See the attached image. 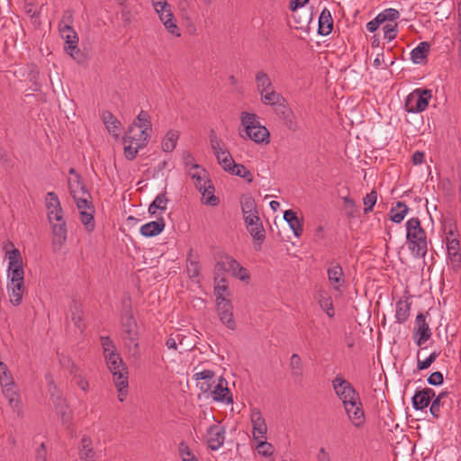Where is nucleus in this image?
I'll return each mask as SVG.
<instances>
[{"label":"nucleus","instance_id":"49","mask_svg":"<svg viewBox=\"0 0 461 461\" xmlns=\"http://www.w3.org/2000/svg\"><path fill=\"white\" fill-rule=\"evenodd\" d=\"M90 197L91 196L88 193L86 195H83L81 194H77L76 197H73L79 212L85 211V210H94L95 209L92 202L88 200Z\"/></svg>","mask_w":461,"mask_h":461},{"label":"nucleus","instance_id":"37","mask_svg":"<svg viewBox=\"0 0 461 461\" xmlns=\"http://www.w3.org/2000/svg\"><path fill=\"white\" fill-rule=\"evenodd\" d=\"M122 140L124 144V156L126 159L130 161L133 160L136 158L140 149L145 147L139 146L138 142L135 141H128V140H126V136H123Z\"/></svg>","mask_w":461,"mask_h":461},{"label":"nucleus","instance_id":"1","mask_svg":"<svg viewBox=\"0 0 461 461\" xmlns=\"http://www.w3.org/2000/svg\"><path fill=\"white\" fill-rule=\"evenodd\" d=\"M406 240L411 254L417 258H424L428 252V242L425 230L418 217H412L406 222Z\"/></svg>","mask_w":461,"mask_h":461},{"label":"nucleus","instance_id":"8","mask_svg":"<svg viewBox=\"0 0 461 461\" xmlns=\"http://www.w3.org/2000/svg\"><path fill=\"white\" fill-rule=\"evenodd\" d=\"M432 332L429 323L426 321V315L420 312L416 316L415 325L413 328V339L417 346L420 347L431 338Z\"/></svg>","mask_w":461,"mask_h":461},{"label":"nucleus","instance_id":"35","mask_svg":"<svg viewBox=\"0 0 461 461\" xmlns=\"http://www.w3.org/2000/svg\"><path fill=\"white\" fill-rule=\"evenodd\" d=\"M68 187L70 194L73 197H76L77 194H80V193L83 195L87 194L86 185L82 182V178L79 174H76V178L68 180Z\"/></svg>","mask_w":461,"mask_h":461},{"label":"nucleus","instance_id":"60","mask_svg":"<svg viewBox=\"0 0 461 461\" xmlns=\"http://www.w3.org/2000/svg\"><path fill=\"white\" fill-rule=\"evenodd\" d=\"M60 202L58 195L54 192H49L46 196V207L47 210H52L53 208L60 207Z\"/></svg>","mask_w":461,"mask_h":461},{"label":"nucleus","instance_id":"39","mask_svg":"<svg viewBox=\"0 0 461 461\" xmlns=\"http://www.w3.org/2000/svg\"><path fill=\"white\" fill-rule=\"evenodd\" d=\"M103 121L109 132L117 134V131L121 126V122L111 112L106 111L103 113Z\"/></svg>","mask_w":461,"mask_h":461},{"label":"nucleus","instance_id":"44","mask_svg":"<svg viewBox=\"0 0 461 461\" xmlns=\"http://www.w3.org/2000/svg\"><path fill=\"white\" fill-rule=\"evenodd\" d=\"M178 136L177 131H169L162 140V149L165 152H171L176 148Z\"/></svg>","mask_w":461,"mask_h":461},{"label":"nucleus","instance_id":"23","mask_svg":"<svg viewBox=\"0 0 461 461\" xmlns=\"http://www.w3.org/2000/svg\"><path fill=\"white\" fill-rule=\"evenodd\" d=\"M165 228V221L162 217L157 221H149L140 227V233L145 237H154L162 232Z\"/></svg>","mask_w":461,"mask_h":461},{"label":"nucleus","instance_id":"13","mask_svg":"<svg viewBox=\"0 0 461 461\" xmlns=\"http://www.w3.org/2000/svg\"><path fill=\"white\" fill-rule=\"evenodd\" d=\"M225 429L220 425L212 424L207 429V444L212 450L219 449L224 443Z\"/></svg>","mask_w":461,"mask_h":461},{"label":"nucleus","instance_id":"52","mask_svg":"<svg viewBox=\"0 0 461 461\" xmlns=\"http://www.w3.org/2000/svg\"><path fill=\"white\" fill-rule=\"evenodd\" d=\"M377 201V192L375 190H372L368 193L364 198V213H368L373 211V208Z\"/></svg>","mask_w":461,"mask_h":461},{"label":"nucleus","instance_id":"43","mask_svg":"<svg viewBox=\"0 0 461 461\" xmlns=\"http://www.w3.org/2000/svg\"><path fill=\"white\" fill-rule=\"evenodd\" d=\"M80 212V221L82 224L85 226L86 231L91 232L95 229V209L94 210H85Z\"/></svg>","mask_w":461,"mask_h":461},{"label":"nucleus","instance_id":"64","mask_svg":"<svg viewBox=\"0 0 461 461\" xmlns=\"http://www.w3.org/2000/svg\"><path fill=\"white\" fill-rule=\"evenodd\" d=\"M8 275L11 277V283H23L24 281V271L23 268L13 269L8 271Z\"/></svg>","mask_w":461,"mask_h":461},{"label":"nucleus","instance_id":"38","mask_svg":"<svg viewBox=\"0 0 461 461\" xmlns=\"http://www.w3.org/2000/svg\"><path fill=\"white\" fill-rule=\"evenodd\" d=\"M122 140L124 144V156L126 159L130 161L133 160L136 158L140 149L145 147L139 146L138 142L135 141H128V140H126V136H123Z\"/></svg>","mask_w":461,"mask_h":461},{"label":"nucleus","instance_id":"45","mask_svg":"<svg viewBox=\"0 0 461 461\" xmlns=\"http://www.w3.org/2000/svg\"><path fill=\"white\" fill-rule=\"evenodd\" d=\"M289 366L294 377L301 378L303 376V362L298 354L291 356Z\"/></svg>","mask_w":461,"mask_h":461},{"label":"nucleus","instance_id":"41","mask_svg":"<svg viewBox=\"0 0 461 461\" xmlns=\"http://www.w3.org/2000/svg\"><path fill=\"white\" fill-rule=\"evenodd\" d=\"M230 273L233 276L239 278L241 281H249L250 276L246 268L240 266L237 260H230Z\"/></svg>","mask_w":461,"mask_h":461},{"label":"nucleus","instance_id":"50","mask_svg":"<svg viewBox=\"0 0 461 461\" xmlns=\"http://www.w3.org/2000/svg\"><path fill=\"white\" fill-rule=\"evenodd\" d=\"M14 383V377L8 369V366L3 361H0V385L6 386Z\"/></svg>","mask_w":461,"mask_h":461},{"label":"nucleus","instance_id":"31","mask_svg":"<svg viewBox=\"0 0 461 461\" xmlns=\"http://www.w3.org/2000/svg\"><path fill=\"white\" fill-rule=\"evenodd\" d=\"M430 50V45L427 41H421L414 48L411 53V59L413 63L420 64L427 58Z\"/></svg>","mask_w":461,"mask_h":461},{"label":"nucleus","instance_id":"9","mask_svg":"<svg viewBox=\"0 0 461 461\" xmlns=\"http://www.w3.org/2000/svg\"><path fill=\"white\" fill-rule=\"evenodd\" d=\"M217 312L221 321L230 330L236 329V322L233 319V306L230 300L218 296Z\"/></svg>","mask_w":461,"mask_h":461},{"label":"nucleus","instance_id":"51","mask_svg":"<svg viewBox=\"0 0 461 461\" xmlns=\"http://www.w3.org/2000/svg\"><path fill=\"white\" fill-rule=\"evenodd\" d=\"M132 125L151 131L150 116L148 112L141 110Z\"/></svg>","mask_w":461,"mask_h":461},{"label":"nucleus","instance_id":"5","mask_svg":"<svg viewBox=\"0 0 461 461\" xmlns=\"http://www.w3.org/2000/svg\"><path fill=\"white\" fill-rule=\"evenodd\" d=\"M153 7L166 29L171 34L180 36L179 29L176 23L169 4L167 1H158Z\"/></svg>","mask_w":461,"mask_h":461},{"label":"nucleus","instance_id":"46","mask_svg":"<svg viewBox=\"0 0 461 461\" xmlns=\"http://www.w3.org/2000/svg\"><path fill=\"white\" fill-rule=\"evenodd\" d=\"M229 173L244 178L248 183H251L253 181L252 173L242 164H233V167Z\"/></svg>","mask_w":461,"mask_h":461},{"label":"nucleus","instance_id":"21","mask_svg":"<svg viewBox=\"0 0 461 461\" xmlns=\"http://www.w3.org/2000/svg\"><path fill=\"white\" fill-rule=\"evenodd\" d=\"M333 30V18L330 12L324 8L319 17L318 33L322 36L329 35Z\"/></svg>","mask_w":461,"mask_h":461},{"label":"nucleus","instance_id":"18","mask_svg":"<svg viewBox=\"0 0 461 461\" xmlns=\"http://www.w3.org/2000/svg\"><path fill=\"white\" fill-rule=\"evenodd\" d=\"M212 399L216 402H232V395L230 389L227 386V381L223 377H220L218 384L214 386V389L211 391Z\"/></svg>","mask_w":461,"mask_h":461},{"label":"nucleus","instance_id":"27","mask_svg":"<svg viewBox=\"0 0 461 461\" xmlns=\"http://www.w3.org/2000/svg\"><path fill=\"white\" fill-rule=\"evenodd\" d=\"M411 303L406 300H399L396 303L395 318L400 324L405 323L410 316Z\"/></svg>","mask_w":461,"mask_h":461},{"label":"nucleus","instance_id":"59","mask_svg":"<svg viewBox=\"0 0 461 461\" xmlns=\"http://www.w3.org/2000/svg\"><path fill=\"white\" fill-rule=\"evenodd\" d=\"M256 447L258 451V454L264 456H269L274 452V447L272 446V444L268 443L266 440L259 441Z\"/></svg>","mask_w":461,"mask_h":461},{"label":"nucleus","instance_id":"17","mask_svg":"<svg viewBox=\"0 0 461 461\" xmlns=\"http://www.w3.org/2000/svg\"><path fill=\"white\" fill-rule=\"evenodd\" d=\"M250 420L253 426L252 434L254 438H265L267 431V427L260 411L258 409H253L251 411Z\"/></svg>","mask_w":461,"mask_h":461},{"label":"nucleus","instance_id":"53","mask_svg":"<svg viewBox=\"0 0 461 461\" xmlns=\"http://www.w3.org/2000/svg\"><path fill=\"white\" fill-rule=\"evenodd\" d=\"M59 32L61 37L66 41H71L78 38L77 32L69 24H59Z\"/></svg>","mask_w":461,"mask_h":461},{"label":"nucleus","instance_id":"19","mask_svg":"<svg viewBox=\"0 0 461 461\" xmlns=\"http://www.w3.org/2000/svg\"><path fill=\"white\" fill-rule=\"evenodd\" d=\"M149 131L150 130L131 125L124 136H126L128 141H135L138 142L139 146H146L149 138Z\"/></svg>","mask_w":461,"mask_h":461},{"label":"nucleus","instance_id":"11","mask_svg":"<svg viewBox=\"0 0 461 461\" xmlns=\"http://www.w3.org/2000/svg\"><path fill=\"white\" fill-rule=\"evenodd\" d=\"M241 211L246 225H253L254 222L259 221L257 203L253 197L244 196L240 201Z\"/></svg>","mask_w":461,"mask_h":461},{"label":"nucleus","instance_id":"26","mask_svg":"<svg viewBox=\"0 0 461 461\" xmlns=\"http://www.w3.org/2000/svg\"><path fill=\"white\" fill-rule=\"evenodd\" d=\"M69 312L75 326L82 331L85 328L82 304L77 301H73L69 306Z\"/></svg>","mask_w":461,"mask_h":461},{"label":"nucleus","instance_id":"14","mask_svg":"<svg viewBox=\"0 0 461 461\" xmlns=\"http://www.w3.org/2000/svg\"><path fill=\"white\" fill-rule=\"evenodd\" d=\"M344 408L349 420L356 427H360L364 423L365 416L360 398L344 403Z\"/></svg>","mask_w":461,"mask_h":461},{"label":"nucleus","instance_id":"10","mask_svg":"<svg viewBox=\"0 0 461 461\" xmlns=\"http://www.w3.org/2000/svg\"><path fill=\"white\" fill-rule=\"evenodd\" d=\"M274 111L289 131L295 132L300 129L296 116L286 101Z\"/></svg>","mask_w":461,"mask_h":461},{"label":"nucleus","instance_id":"12","mask_svg":"<svg viewBox=\"0 0 461 461\" xmlns=\"http://www.w3.org/2000/svg\"><path fill=\"white\" fill-rule=\"evenodd\" d=\"M194 185L202 193L203 199L205 200L203 203L212 206L219 203V198L213 194L214 186L210 179L198 177V180L194 182Z\"/></svg>","mask_w":461,"mask_h":461},{"label":"nucleus","instance_id":"16","mask_svg":"<svg viewBox=\"0 0 461 461\" xmlns=\"http://www.w3.org/2000/svg\"><path fill=\"white\" fill-rule=\"evenodd\" d=\"M327 274L329 281L335 290H339V288L345 284L343 269L340 264L335 260H332L330 263Z\"/></svg>","mask_w":461,"mask_h":461},{"label":"nucleus","instance_id":"34","mask_svg":"<svg viewBox=\"0 0 461 461\" xmlns=\"http://www.w3.org/2000/svg\"><path fill=\"white\" fill-rule=\"evenodd\" d=\"M409 211L408 206L402 202H397L396 205L390 210V220L395 223H400Z\"/></svg>","mask_w":461,"mask_h":461},{"label":"nucleus","instance_id":"24","mask_svg":"<svg viewBox=\"0 0 461 461\" xmlns=\"http://www.w3.org/2000/svg\"><path fill=\"white\" fill-rule=\"evenodd\" d=\"M284 219L292 229L295 237H300L303 234V219H299L293 210L285 211Z\"/></svg>","mask_w":461,"mask_h":461},{"label":"nucleus","instance_id":"40","mask_svg":"<svg viewBox=\"0 0 461 461\" xmlns=\"http://www.w3.org/2000/svg\"><path fill=\"white\" fill-rule=\"evenodd\" d=\"M230 260H235L231 257L225 256L222 257L214 267V281L217 282L220 275L223 272H230Z\"/></svg>","mask_w":461,"mask_h":461},{"label":"nucleus","instance_id":"7","mask_svg":"<svg viewBox=\"0 0 461 461\" xmlns=\"http://www.w3.org/2000/svg\"><path fill=\"white\" fill-rule=\"evenodd\" d=\"M122 329L124 333V339H128L130 344H133V347L138 348V326L133 315L129 312L122 314Z\"/></svg>","mask_w":461,"mask_h":461},{"label":"nucleus","instance_id":"4","mask_svg":"<svg viewBox=\"0 0 461 461\" xmlns=\"http://www.w3.org/2000/svg\"><path fill=\"white\" fill-rule=\"evenodd\" d=\"M106 365L113 375L114 384L122 387L128 385V371L119 353L112 352L105 356Z\"/></svg>","mask_w":461,"mask_h":461},{"label":"nucleus","instance_id":"63","mask_svg":"<svg viewBox=\"0 0 461 461\" xmlns=\"http://www.w3.org/2000/svg\"><path fill=\"white\" fill-rule=\"evenodd\" d=\"M101 344L104 349V357L109 353L116 352L115 346L110 337H101Z\"/></svg>","mask_w":461,"mask_h":461},{"label":"nucleus","instance_id":"42","mask_svg":"<svg viewBox=\"0 0 461 461\" xmlns=\"http://www.w3.org/2000/svg\"><path fill=\"white\" fill-rule=\"evenodd\" d=\"M7 254L9 259L8 271L23 267V258L18 249H13L11 251H7Z\"/></svg>","mask_w":461,"mask_h":461},{"label":"nucleus","instance_id":"55","mask_svg":"<svg viewBox=\"0 0 461 461\" xmlns=\"http://www.w3.org/2000/svg\"><path fill=\"white\" fill-rule=\"evenodd\" d=\"M48 220L50 223L65 221L64 213L61 206L59 208H53L48 211Z\"/></svg>","mask_w":461,"mask_h":461},{"label":"nucleus","instance_id":"3","mask_svg":"<svg viewBox=\"0 0 461 461\" xmlns=\"http://www.w3.org/2000/svg\"><path fill=\"white\" fill-rule=\"evenodd\" d=\"M432 91L425 88H416L406 97L404 108L408 113H420L427 109Z\"/></svg>","mask_w":461,"mask_h":461},{"label":"nucleus","instance_id":"62","mask_svg":"<svg viewBox=\"0 0 461 461\" xmlns=\"http://www.w3.org/2000/svg\"><path fill=\"white\" fill-rule=\"evenodd\" d=\"M447 254H456L460 253V244L459 240L456 237L449 239L447 237Z\"/></svg>","mask_w":461,"mask_h":461},{"label":"nucleus","instance_id":"22","mask_svg":"<svg viewBox=\"0 0 461 461\" xmlns=\"http://www.w3.org/2000/svg\"><path fill=\"white\" fill-rule=\"evenodd\" d=\"M2 389L5 397L8 400L9 405L14 410L18 411L21 404V396L15 383L10 384L6 386H2Z\"/></svg>","mask_w":461,"mask_h":461},{"label":"nucleus","instance_id":"33","mask_svg":"<svg viewBox=\"0 0 461 461\" xmlns=\"http://www.w3.org/2000/svg\"><path fill=\"white\" fill-rule=\"evenodd\" d=\"M168 199L166 192L161 193L156 196L154 201L149 204L148 212L150 215L154 216L157 213V210L166 211Z\"/></svg>","mask_w":461,"mask_h":461},{"label":"nucleus","instance_id":"15","mask_svg":"<svg viewBox=\"0 0 461 461\" xmlns=\"http://www.w3.org/2000/svg\"><path fill=\"white\" fill-rule=\"evenodd\" d=\"M52 229V246L55 251L59 250L67 240V225L66 221L60 222L50 223Z\"/></svg>","mask_w":461,"mask_h":461},{"label":"nucleus","instance_id":"58","mask_svg":"<svg viewBox=\"0 0 461 461\" xmlns=\"http://www.w3.org/2000/svg\"><path fill=\"white\" fill-rule=\"evenodd\" d=\"M344 208L347 211V214L348 217H356L357 213V208L355 203V201L349 196H346L343 198Z\"/></svg>","mask_w":461,"mask_h":461},{"label":"nucleus","instance_id":"2","mask_svg":"<svg viewBox=\"0 0 461 461\" xmlns=\"http://www.w3.org/2000/svg\"><path fill=\"white\" fill-rule=\"evenodd\" d=\"M240 121L246 134L244 136L240 133L242 138H249L256 143L269 142V131L265 126L260 125L255 113L242 112Z\"/></svg>","mask_w":461,"mask_h":461},{"label":"nucleus","instance_id":"47","mask_svg":"<svg viewBox=\"0 0 461 461\" xmlns=\"http://www.w3.org/2000/svg\"><path fill=\"white\" fill-rule=\"evenodd\" d=\"M247 229L254 240L259 243L265 240V230L261 221H256L253 225H247Z\"/></svg>","mask_w":461,"mask_h":461},{"label":"nucleus","instance_id":"30","mask_svg":"<svg viewBox=\"0 0 461 461\" xmlns=\"http://www.w3.org/2000/svg\"><path fill=\"white\" fill-rule=\"evenodd\" d=\"M260 99L264 104L272 106L274 110L286 101L285 98L281 94L276 92L274 88L261 95Z\"/></svg>","mask_w":461,"mask_h":461},{"label":"nucleus","instance_id":"32","mask_svg":"<svg viewBox=\"0 0 461 461\" xmlns=\"http://www.w3.org/2000/svg\"><path fill=\"white\" fill-rule=\"evenodd\" d=\"M8 292L11 303L14 306L19 305L22 303L24 292L23 283H10L8 285Z\"/></svg>","mask_w":461,"mask_h":461},{"label":"nucleus","instance_id":"56","mask_svg":"<svg viewBox=\"0 0 461 461\" xmlns=\"http://www.w3.org/2000/svg\"><path fill=\"white\" fill-rule=\"evenodd\" d=\"M439 356V352L434 351L432 352L427 358L424 360L418 359L417 367L419 370H424L429 368L432 363L436 361L438 357Z\"/></svg>","mask_w":461,"mask_h":461},{"label":"nucleus","instance_id":"25","mask_svg":"<svg viewBox=\"0 0 461 461\" xmlns=\"http://www.w3.org/2000/svg\"><path fill=\"white\" fill-rule=\"evenodd\" d=\"M255 81H256L257 90L260 96L274 88L271 78L263 70L258 71L256 73Z\"/></svg>","mask_w":461,"mask_h":461},{"label":"nucleus","instance_id":"36","mask_svg":"<svg viewBox=\"0 0 461 461\" xmlns=\"http://www.w3.org/2000/svg\"><path fill=\"white\" fill-rule=\"evenodd\" d=\"M215 157L218 160V163L226 172H230L233 167V164H236L230 153L227 149H223L222 151L215 154Z\"/></svg>","mask_w":461,"mask_h":461},{"label":"nucleus","instance_id":"20","mask_svg":"<svg viewBox=\"0 0 461 461\" xmlns=\"http://www.w3.org/2000/svg\"><path fill=\"white\" fill-rule=\"evenodd\" d=\"M434 396L435 392L431 388H424L422 390L416 391L411 399L413 408L420 411L427 408L431 398Z\"/></svg>","mask_w":461,"mask_h":461},{"label":"nucleus","instance_id":"57","mask_svg":"<svg viewBox=\"0 0 461 461\" xmlns=\"http://www.w3.org/2000/svg\"><path fill=\"white\" fill-rule=\"evenodd\" d=\"M399 12L393 8L385 9L378 14L383 23L385 21L393 22L399 18Z\"/></svg>","mask_w":461,"mask_h":461},{"label":"nucleus","instance_id":"28","mask_svg":"<svg viewBox=\"0 0 461 461\" xmlns=\"http://www.w3.org/2000/svg\"><path fill=\"white\" fill-rule=\"evenodd\" d=\"M186 271L191 279H194L200 276V266L198 256L194 255L193 249H190L186 258Z\"/></svg>","mask_w":461,"mask_h":461},{"label":"nucleus","instance_id":"48","mask_svg":"<svg viewBox=\"0 0 461 461\" xmlns=\"http://www.w3.org/2000/svg\"><path fill=\"white\" fill-rule=\"evenodd\" d=\"M178 454L182 461H199L189 446L185 442L181 441L178 445Z\"/></svg>","mask_w":461,"mask_h":461},{"label":"nucleus","instance_id":"6","mask_svg":"<svg viewBox=\"0 0 461 461\" xmlns=\"http://www.w3.org/2000/svg\"><path fill=\"white\" fill-rule=\"evenodd\" d=\"M332 384L336 394L342 401L343 404L351 401H357L360 398L352 384L339 375L335 377L332 381Z\"/></svg>","mask_w":461,"mask_h":461},{"label":"nucleus","instance_id":"61","mask_svg":"<svg viewBox=\"0 0 461 461\" xmlns=\"http://www.w3.org/2000/svg\"><path fill=\"white\" fill-rule=\"evenodd\" d=\"M210 143L214 155L224 149L221 147V140L217 137L213 130H212L210 132Z\"/></svg>","mask_w":461,"mask_h":461},{"label":"nucleus","instance_id":"29","mask_svg":"<svg viewBox=\"0 0 461 461\" xmlns=\"http://www.w3.org/2000/svg\"><path fill=\"white\" fill-rule=\"evenodd\" d=\"M80 459L84 461H95V452L92 447V440L89 437L84 436L80 442Z\"/></svg>","mask_w":461,"mask_h":461},{"label":"nucleus","instance_id":"54","mask_svg":"<svg viewBox=\"0 0 461 461\" xmlns=\"http://www.w3.org/2000/svg\"><path fill=\"white\" fill-rule=\"evenodd\" d=\"M397 23H387L383 27L384 37L388 41L394 40L397 36Z\"/></svg>","mask_w":461,"mask_h":461}]
</instances>
